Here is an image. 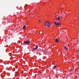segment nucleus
I'll list each match as a JSON object with an SVG mask.
<instances>
[{
    "label": "nucleus",
    "mask_w": 79,
    "mask_h": 79,
    "mask_svg": "<svg viewBox=\"0 0 79 79\" xmlns=\"http://www.w3.org/2000/svg\"><path fill=\"white\" fill-rule=\"evenodd\" d=\"M45 26H48V27H50V23L48 22V21H46V22L45 23Z\"/></svg>",
    "instance_id": "obj_1"
},
{
    "label": "nucleus",
    "mask_w": 79,
    "mask_h": 79,
    "mask_svg": "<svg viewBox=\"0 0 79 79\" xmlns=\"http://www.w3.org/2000/svg\"><path fill=\"white\" fill-rule=\"evenodd\" d=\"M23 43L26 44V45H28L30 44V40H27L23 42Z\"/></svg>",
    "instance_id": "obj_2"
},
{
    "label": "nucleus",
    "mask_w": 79,
    "mask_h": 79,
    "mask_svg": "<svg viewBox=\"0 0 79 79\" xmlns=\"http://www.w3.org/2000/svg\"><path fill=\"white\" fill-rule=\"evenodd\" d=\"M54 25H55V26H57L58 27H59V26L60 25V23L58 22V23H57L55 22L54 23Z\"/></svg>",
    "instance_id": "obj_3"
},
{
    "label": "nucleus",
    "mask_w": 79,
    "mask_h": 79,
    "mask_svg": "<svg viewBox=\"0 0 79 79\" xmlns=\"http://www.w3.org/2000/svg\"><path fill=\"white\" fill-rule=\"evenodd\" d=\"M35 47H36L35 48H33V49L34 50H37V48H38V45H36Z\"/></svg>",
    "instance_id": "obj_4"
},
{
    "label": "nucleus",
    "mask_w": 79,
    "mask_h": 79,
    "mask_svg": "<svg viewBox=\"0 0 79 79\" xmlns=\"http://www.w3.org/2000/svg\"><path fill=\"white\" fill-rule=\"evenodd\" d=\"M60 16H59L58 17L57 19H56V20H58V21H60Z\"/></svg>",
    "instance_id": "obj_5"
},
{
    "label": "nucleus",
    "mask_w": 79,
    "mask_h": 79,
    "mask_svg": "<svg viewBox=\"0 0 79 79\" xmlns=\"http://www.w3.org/2000/svg\"><path fill=\"white\" fill-rule=\"evenodd\" d=\"M64 49L65 50H68V48H66V46H65L64 47Z\"/></svg>",
    "instance_id": "obj_6"
},
{
    "label": "nucleus",
    "mask_w": 79,
    "mask_h": 79,
    "mask_svg": "<svg viewBox=\"0 0 79 79\" xmlns=\"http://www.w3.org/2000/svg\"><path fill=\"white\" fill-rule=\"evenodd\" d=\"M56 43H58V42H59V40H58V39H56Z\"/></svg>",
    "instance_id": "obj_7"
},
{
    "label": "nucleus",
    "mask_w": 79,
    "mask_h": 79,
    "mask_svg": "<svg viewBox=\"0 0 79 79\" xmlns=\"http://www.w3.org/2000/svg\"><path fill=\"white\" fill-rule=\"evenodd\" d=\"M73 70H74V69H70L69 71H70V72H71V71H73Z\"/></svg>",
    "instance_id": "obj_8"
},
{
    "label": "nucleus",
    "mask_w": 79,
    "mask_h": 79,
    "mask_svg": "<svg viewBox=\"0 0 79 79\" xmlns=\"http://www.w3.org/2000/svg\"><path fill=\"white\" fill-rule=\"evenodd\" d=\"M43 32H42V31H40V34H42Z\"/></svg>",
    "instance_id": "obj_9"
},
{
    "label": "nucleus",
    "mask_w": 79,
    "mask_h": 79,
    "mask_svg": "<svg viewBox=\"0 0 79 79\" xmlns=\"http://www.w3.org/2000/svg\"><path fill=\"white\" fill-rule=\"evenodd\" d=\"M57 67V66H55L54 68H53V69H55V68H56Z\"/></svg>",
    "instance_id": "obj_10"
},
{
    "label": "nucleus",
    "mask_w": 79,
    "mask_h": 79,
    "mask_svg": "<svg viewBox=\"0 0 79 79\" xmlns=\"http://www.w3.org/2000/svg\"><path fill=\"white\" fill-rule=\"evenodd\" d=\"M15 76H16V77H17L18 76V73H16L15 74Z\"/></svg>",
    "instance_id": "obj_11"
},
{
    "label": "nucleus",
    "mask_w": 79,
    "mask_h": 79,
    "mask_svg": "<svg viewBox=\"0 0 79 79\" xmlns=\"http://www.w3.org/2000/svg\"><path fill=\"white\" fill-rule=\"evenodd\" d=\"M26 27V26H24L23 27V29H25V27Z\"/></svg>",
    "instance_id": "obj_12"
},
{
    "label": "nucleus",
    "mask_w": 79,
    "mask_h": 79,
    "mask_svg": "<svg viewBox=\"0 0 79 79\" xmlns=\"http://www.w3.org/2000/svg\"><path fill=\"white\" fill-rule=\"evenodd\" d=\"M39 22L40 23H41V20H39Z\"/></svg>",
    "instance_id": "obj_13"
},
{
    "label": "nucleus",
    "mask_w": 79,
    "mask_h": 79,
    "mask_svg": "<svg viewBox=\"0 0 79 79\" xmlns=\"http://www.w3.org/2000/svg\"><path fill=\"white\" fill-rule=\"evenodd\" d=\"M56 16H58V15H57Z\"/></svg>",
    "instance_id": "obj_14"
},
{
    "label": "nucleus",
    "mask_w": 79,
    "mask_h": 79,
    "mask_svg": "<svg viewBox=\"0 0 79 79\" xmlns=\"http://www.w3.org/2000/svg\"><path fill=\"white\" fill-rule=\"evenodd\" d=\"M55 21H54V22H55Z\"/></svg>",
    "instance_id": "obj_15"
}]
</instances>
